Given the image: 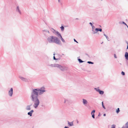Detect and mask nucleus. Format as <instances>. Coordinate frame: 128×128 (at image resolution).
<instances>
[{
	"label": "nucleus",
	"instance_id": "26",
	"mask_svg": "<svg viewBox=\"0 0 128 128\" xmlns=\"http://www.w3.org/2000/svg\"><path fill=\"white\" fill-rule=\"evenodd\" d=\"M43 31L44 32H48V33H50L49 31L47 30H43Z\"/></svg>",
	"mask_w": 128,
	"mask_h": 128
},
{
	"label": "nucleus",
	"instance_id": "15",
	"mask_svg": "<svg viewBox=\"0 0 128 128\" xmlns=\"http://www.w3.org/2000/svg\"><path fill=\"white\" fill-rule=\"evenodd\" d=\"M57 64H51L50 65H49L48 66H50L51 67H56L57 66Z\"/></svg>",
	"mask_w": 128,
	"mask_h": 128
},
{
	"label": "nucleus",
	"instance_id": "31",
	"mask_svg": "<svg viewBox=\"0 0 128 128\" xmlns=\"http://www.w3.org/2000/svg\"><path fill=\"white\" fill-rule=\"evenodd\" d=\"M114 57L115 58H117V57L116 54H114Z\"/></svg>",
	"mask_w": 128,
	"mask_h": 128
},
{
	"label": "nucleus",
	"instance_id": "28",
	"mask_svg": "<svg viewBox=\"0 0 128 128\" xmlns=\"http://www.w3.org/2000/svg\"><path fill=\"white\" fill-rule=\"evenodd\" d=\"M121 74L122 75H125V73L124 72L122 71L121 72Z\"/></svg>",
	"mask_w": 128,
	"mask_h": 128
},
{
	"label": "nucleus",
	"instance_id": "17",
	"mask_svg": "<svg viewBox=\"0 0 128 128\" xmlns=\"http://www.w3.org/2000/svg\"><path fill=\"white\" fill-rule=\"evenodd\" d=\"M51 30L52 31V32L54 34L55 33V32H56V30L54 29L53 28H52L51 29Z\"/></svg>",
	"mask_w": 128,
	"mask_h": 128
},
{
	"label": "nucleus",
	"instance_id": "40",
	"mask_svg": "<svg viewBox=\"0 0 128 128\" xmlns=\"http://www.w3.org/2000/svg\"><path fill=\"white\" fill-rule=\"evenodd\" d=\"M106 115V114H103V116H105Z\"/></svg>",
	"mask_w": 128,
	"mask_h": 128
},
{
	"label": "nucleus",
	"instance_id": "37",
	"mask_svg": "<svg viewBox=\"0 0 128 128\" xmlns=\"http://www.w3.org/2000/svg\"><path fill=\"white\" fill-rule=\"evenodd\" d=\"M100 116V112H99V114H98V116Z\"/></svg>",
	"mask_w": 128,
	"mask_h": 128
},
{
	"label": "nucleus",
	"instance_id": "42",
	"mask_svg": "<svg viewBox=\"0 0 128 128\" xmlns=\"http://www.w3.org/2000/svg\"><path fill=\"white\" fill-rule=\"evenodd\" d=\"M66 102L67 103H68V101H66Z\"/></svg>",
	"mask_w": 128,
	"mask_h": 128
},
{
	"label": "nucleus",
	"instance_id": "24",
	"mask_svg": "<svg viewBox=\"0 0 128 128\" xmlns=\"http://www.w3.org/2000/svg\"><path fill=\"white\" fill-rule=\"evenodd\" d=\"M102 106L103 108L104 109H106V108L105 107V106H104V105L103 102H102Z\"/></svg>",
	"mask_w": 128,
	"mask_h": 128
},
{
	"label": "nucleus",
	"instance_id": "18",
	"mask_svg": "<svg viewBox=\"0 0 128 128\" xmlns=\"http://www.w3.org/2000/svg\"><path fill=\"white\" fill-rule=\"evenodd\" d=\"M60 38L61 40L63 42H65V40L63 39V38H62V36H61L59 38Z\"/></svg>",
	"mask_w": 128,
	"mask_h": 128
},
{
	"label": "nucleus",
	"instance_id": "29",
	"mask_svg": "<svg viewBox=\"0 0 128 128\" xmlns=\"http://www.w3.org/2000/svg\"><path fill=\"white\" fill-rule=\"evenodd\" d=\"M66 101H68V100H67V99H65L64 100V103H67L66 102Z\"/></svg>",
	"mask_w": 128,
	"mask_h": 128
},
{
	"label": "nucleus",
	"instance_id": "32",
	"mask_svg": "<svg viewBox=\"0 0 128 128\" xmlns=\"http://www.w3.org/2000/svg\"><path fill=\"white\" fill-rule=\"evenodd\" d=\"M122 23L123 24H125L126 26H127V25L126 24L125 22H122Z\"/></svg>",
	"mask_w": 128,
	"mask_h": 128
},
{
	"label": "nucleus",
	"instance_id": "13",
	"mask_svg": "<svg viewBox=\"0 0 128 128\" xmlns=\"http://www.w3.org/2000/svg\"><path fill=\"white\" fill-rule=\"evenodd\" d=\"M95 112V110H93L91 112V114L92 115V117L93 118H94V113Z\"/></svg>",
	"mask_w": 128,
	"mask_h": 128
},
{
	"label": "nucleus",
	"instance_id": "7",
	"mask_svg": "<svg viewBox=\"0 0 128 128\" xmlns=\"http://www.w3.org/2000/svg\"><path fill=\"white\" fill-rule=\"evenodd\" d=\"M32 104H31L29 105H28L26 106V109L27 110H30L31 109V106Z\"/></svg>",
	"mask_w": 128,
	"mask_h": 128
},
{
	"label": "nucleus",
	"instance_id": "2",
	"mask_svg": "<svg viewBox=\"0 0 128 128\" xmlns=\"http://www.w3.org/2000/svg\"><path fill=\"white\" fill-rule=\"evenodd\" d=\"M47 40L48 42L50 43H55L58 45L61 44L60 40L56 36H50L47 38Z\"/></svg>",
	"mask_w": 128,
	"mask_h": 128
},
{
	"label": "nucleus",
	"instance_id": "1",
	"mask_svg": "<svg viewBox=\"0 0 128 128\" xmlns=\"http://www.w3.org/2000/svg\"><path fill=\"white\" fill-rule=\"evenodd\" d=\"M46 91L45 88L44 86L32 90L30 98L31 101L34 102L33 106L34 108H37L40 104L38 98V94L39 95L42 94Z\"/></svg>",
	"mask_w": 128,
	"mask_h": 128
},
{
	"label": "nucleus",
	"instance_id": "46",
	"mask_svg": "<svg viewBox=\"0 0 128 128\" xmlns=\"http://www.w3.org/2000/svg\"><path fill=\"white\" fill-rule=\"evenodd\" d=\"M76 19L78 20V18H76Z\"/></svg>",
	"mask_w": 128,
	"mask_h": 128
},
{
	"label": "nucleus",
	"instance_id": "47",
	"mask_svg": "<svg viewBox=\"0 0 128 128\" xmlns=\"http://www.w3.org/2000/svg\"><path fill=\"white\" fill-rule=\"evenodd\" d=\"M100 26V27H101V26H100H100Z\"/></svg>",
	"mask_w": 128,
	"mask_h": 128
},
{
	"label": "nucleus",
	"instance_id": "9",
	"mask_svg": "<svg viewBox=\"0 0 128 128\" xmlns=\"http://www.w3.org/2000/svg\"><path fill=\"white\" fill-rule=\"evenodd\" d=\"M19 78L22 80L24 81V82H27L28 81V79L26 78H24L21 76H19Z\"/></svg>",
	"mask_w": 128,
	"mask_h": 128
},
{
	"label": "nucleus",
	"instance_id": "34",
	"mask_svg": "<svg viewBox=\"0 0 128 128\" xmlns=\"http://www.w3.org/2000/svg\"><path fill=\"white\" fill-rule=\"evenodd\" d=\"M74 42H76L78 43V42L75 39H74Z\"/></svg>",
	"mask_w": 128,
	"mask_h": 128
},
{
	"label": "nucleus",
	"instance_id": "5",
	"mask_svg": "<svg viewBox=\"0 0 128 128\" xmlns=\"http://www.w3.org/2000/svg\"><path fill=\"white\" fill-rule=\"evenodd\" d=\"M13 92V89L12 88H11L8 90V94L9 96L10 97L12 96Z\"/></svg>",
	"mask_w": 128,
	"mask_h": 128
},
{
	"label": "nucleus",
	"instance_id": "36",
	"mask_svg": "<svg viewBox=\"0 0 128 128\" xmlns=\"http://www.w3.org/2000/svg\"><path fill=\"white\" fill-rule=\"evenodd\" d=\"M89 24L91 26H93L92 25V23H91V22H90L89 23Z\"/></svg>",
	"mask_w": 128,
	"mask_h": 128
},
{
	"label": "nucleus",
	"instance_id": "23",
	"mask_svg": "<svg viewBox=\"0 0 128 128\" xmlns=\"http://www.w3.org/2000/svg\"><path fill=\"white\" fill-rule=\"evenodd\" d=\"M104 35L106 37V38L109 41V40H108V39H109V38L105 34H104Z\"/></svg>",
	"mask_w": 128,
	"mask_h": 128
},
{
	"label": "nucleus",
	"instance_id": "16",
	"mask_svg": "<svg viewBox=\"0 0 128 128\" xmlns=\"http://www.w3.org/2000/svg\"><path fill=\"white\" fill-rule=\"evenodd\" d=\"M125 57L126 60H128V52H126L125 53Z\"/></svg>",
	"mask_w": 128,
	"mask_h": 128
},
{
	"label": "nucleus",
	"instance_id": "11",
	"mask_svg": "<svg viewBox=\"0 0 128 128\" xmlns=\"http://www.w3.org/2000/svg\"><path fill=\"white\" fill-rule=\"evenodd\" d=\"M34 112V110H32L28 113V115H29L30 116H32V114Z\"/></svg>",
	"mask_w": 128,
	"mask_h": 128
},
{
	"label": "nucleus",
	"instance_id": "25",
	"mask_svg": "<svg viewBox=\"0 0 128 128\" xmlns=\"http://www.w3.org/2000/svg\"><path fill=\"white\" fill-rule=\"evenodd\" d=\"M87 63L89 64H94V62L90 61H88L87 62Z\"/></svg>",
	"mask_w": 128,
	"mask_h": 128
},
{
	"label": "nucleus",
	"instance_id": "20",
	"mask_svg": "<svg viewBox=\"0 0 128 128\" xmlns=\"http://www.w3.org/2000/svg\"><path fill=\"white\" fill-rule=\"evenodd\" d=\"M78 61L80 63L82 62H84V61L82 60L80 58H79L78 59Z\"/></svg>",
	"mask_w": 128,
	"mask_h": 128
},
{
	"label": "nucleus",
	"instance_id": "41",
	"mask_svg": "<svg viewBox=\"0 0 128 128\" xmlns=\"http://www.w3.org/2000/svg\"><path fill=\"white\" fill-rule=\"evenodd\" d=\"M59 56H60V58H61L62 57V56H60V55H59Z\"/></svg>",
	"mask_w": 128,
	"mask_h": 128
},
{
	"label": "nucleus",
	"instance_id": "44",
	"mask_svg": "<svg viewBox=\"0 0 128 128\" xmlns=\"http://www.w3.org/2000/svg\"><path fill=\"white\" fill-rule=\"evenodd\" d=\"M53 55H54H54H55V54L54 53V54Z\"/></svg>",
	"mask_w": 128,
	"mask_h": 128
},
{
	"label": "nucleus",
	"instance_id": "8",
	"mask_svg": "<svg viewBox=\"0 0 128 128\" xmlns=\"http://www.w3.org/2000/svg\"><path fill=\"white\" fill-rule=\"evenodd\" d=\"M100 28H96L95 29V31H94V30L92 29V31L93 32V33L94 34L96 33L98 31H99Z\"/></svg>",
	"mask_w": 128,
	"mask_h": 128
},
{
	"label": "nucleus",
	"instance_id": "4",
	"mask_svg": "<svg viewBox=\"0 0 128 128\" xmlns=\"http://www.w3.org/2000/svg\"><path fill=\"white\" fill-rule=\"evenodd\" d=\"M94 90H96L97 92H98L99 94H103L104 93V91L100 90L99 89V87H98L97 88H94Z\"/></svg>",
	"mask_w": 128,
	"mask_h": 128
},
{
	"label": "nucleus",
	"instance_id": "10",
	"mask_svg": "<svg viewBox=\"0 0 128 128\" xmlns=\"http://www.w3.org/2000/svg\"><path fill=\"white\" fill-rule=\"evenodd\" d=\"M54 34L59 38L62 36L61 34L58 31H56Z\"/></svg>",
	"mask_w": 128,
	"mask_h": 128
},
{
	"label": "nucleus",
	"instance_id": "33",
	"mask_svg": "<svg viewBox=\"0 0 128 128\" xmlns=\"http://www.w3.org/2000/svg\"><path fill=\"white\" fill-rule=\"evenodd\" d=\"M92 29L94 30V29L95 28V26H94L93 25L92 26Z\"/></svg>",
	"mask_w": 128,
	"mask_h": 128
},
{
	"label": "nucleus",
	"instance_id": "3",
	"mask_svg": "<svg viewBox=\"0 0 128 128\" xmlns=\"http://www.w3.org/2000/svg\"><path fill=\"white\" fill-rule=\"evenodd\" d=\"M60 69V70L62 71H67L68 70V68L67 67L64 66H61L60 65L57 64V67Z\"/></svg>",
	"mask_w": 128,
	"mask_h": 128
},
{
	"label": "nucleus",
	"instance_id": "45",
	"mask_svg": "<svg viewBox=\"0 0 128 128\" xmlns=\"http://www.w3.org/2000/svg\"><path fill=\"white\" fill-rule=\"evenodd\" d=\"M62 55H64V54H62Z\"/></svg>",
	"mask_w": 128,
	"mask_h": 128
},
{
	"label": "nucleus",
	"instance_id": "38",
	"mask_svg": "<svg viewBox=\"0 0 128 128\" xmlns=\"http://www.w3.org/2000/svg\"><path fill=\"white\" fill-rule=\"evenodd\" d=\"M76 121H77V123L78 124L79 122H78V120H76Z\"/></svg>",
	"mask_w": 128,
	"mask_h": 128
},
{
	"label": "nucleus",
	"instance_id": "22",
	"mask_svg": "<svg viewBox=\"0 0 128 128\" xmlns=\"http://www.w3.org/2000/svg\"><path fill=\"white\" fill-rule=\"evenodd\" d=\"M116 125L114 124H113L111 128H116Z\"/></svg>",
	"mask_w": 128,
	"mask_h": 128
},
{
	"label": "nucleus",
	"instance_id": "14",
	"mask_svg": "<svg viewBox=\"0 0 128 128\" xmlns=\"http://www.w3.org/2000/svg\"><path fill=\"white\" fill-rule=\"evenodd\" d=\"M68 124L69 126H72L73 125V122H70L68 121Z\"/></svg>",
	"mask_w": 128,
	"mask_h": 128
},
{
	"label": "nucleus",
	"instance_id": "27",
	"mask_svg": "<svg viewBox=\"0 0 128 128\" xmlns=\"http://www.w3.org/2000/svg\"><path fill=\"white\" fill-rule=\"evenodd\" d=\"M53 58H54V60H59V58H55V56H54V57H53Z\"/></svg>",
	"mask_w": 128,
	"mask_h": 128
},
{
	"label": "nucleus",
	"instance_id": "30",
	"mask_svg": "<svg viewBox=\"0 0 128 128\" xmlns=\"http://www.w3.org/2000/svg\"><path fill=\"white\" fill-rule=\"evenodd\" d=\"M126 43L127 44V48H126V49H128V42L126 41Z\"/></svg>",
	"mask_w": 128,
	"mask_h": 128
},
{
	"label": "nucleus",
	"instance_id": "35",
	"mask_svg": "<svg viewBox=\"0 0 128 128\" xmlns=\"http://www.w3.org/2000/svg\"><path fill=\"white\" fill-rule=\"evenodd\" d=\"M99 31L100 32H102V29L101 28H100Z\"/></svg>",
	"mask_w": 128,
	"mask_h": 128
},
{
	"label": "nucleus",
	"instance_id": "39",
	"mask_svg": "<svg viewBox=\"0 0 128 128\" xmlns=\"http://www.w3.org/2000/svg\"><path fill=\"white\" fill-rule=\"evenodd\" d=\"M64 128H69L68 126H65Z\"/></svg>",
	"mask_w": 128,
	"mask_h": 128
},
{
	"label": "nucleus",
	"instance_id": "43",
	"mask_svg": "<svg viewBox=\"0 0 128 128\" xmlns=\"http://www.w3.org/2000/svg\"><path fill=\"white\" fill-rule=\"evenodd\" d=\"M58 2H60V0H58Z\"/></svg>",
	"mask_w": 128,
	"mask_h": 128
},
{
	"label": "nucleus",
	"instance_id": "21",
	"mask_svg": "<svg viewBox=\"0 0 128 128\" xmlns=\"http://www.w3.org/2000/svg\"><path fill=\"white\" fill-rule=\"evenodd\" d=\"M60 28L61 29V30L62 31L64 30V28L63 26H62L60 27Z\"/></svg>",
	"mask_w": 128,
	"mask_h": 128
},
{
	"label": "nucleus",
	"instance_id": "19",
	"mask_svg": "<svg viewBox=\"0 0 128 128\" xmlns=\"http://www.w3.org/2000/svg\"><path fill=\"white\" fill-rule=\"evenodd\" d=\"M120 111V108H118L116 110V112L117 114H118Z\"/></svg>",
	"mask_w": 128,
	"mask_h": 128
},
{
	"label": "nucleus",
	"instance_id": "6",
	"mask_svg": "<svg viewBox=\"0 0 128 128\" xmlns=\"http://www.w3.org/2000/svg\"><path fill=\"white\" fill-rule=\"evenodd\" d=\"M16 12L18 13L19 14L21 15L22 14V12L21 10H20V8L18 6H17L16 8Z\"/></svg>",
	"mask_w": 128,
	"mask_h": 128
},
{
	"label": "nucleus",
	"instance_id": "12",
	"mask_svg": "<svg viewBox=\"0 0 128 128\" xmlns=\"http://www.w3.org/2000/svg\"><path fill=\"white\" fill-rule=\"evenodd\" d=\"M82 102L84 105H86L87 104L88 102L86 100L84 99H82Z\"/></svg>",
	"mask_w": 128,
	"mask_h": 128
}]
</instances>
